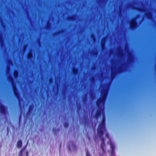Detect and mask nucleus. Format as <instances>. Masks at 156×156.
<instances>
[{
	"label": "nucleus",
	"instance_id": "obj_12",
	"mask_svg": "<svg viewBox=\"0 0 156 156\" xmlns=\"http://www.w3.org/2000/svg\"><path fill=\"white\" fill-rule=\"evenodd\" d=\"M136 4V2H135L134 3L132 2V3H130V4L126 6V7L127 8H131L133 9L136 10L137 7H135L134 6V5H135Z\"/></svg>",
	"mask_w": 156,
	"mask_h": 156
},
{
	"label": "nucleus",
	"instance_id": "obj_41",
	"mask_svg": "<svg viewBox=\"0 0 156 156\" xmlns=\"http://www.w3.org/2000/svg\"><path fill=\"white\" fill-rule=\"evenodd\" d=\"M64 30H61L58 31V34H62L64 32Z\"/></svg>",
	"mask_w": 156,
	"mask_h": 156
},
{
	"label": "nucleus",
	"instance_id": "obj_18",
	"mask_svg": "<svg viewBox=\"0 0 156 156\" xmlns=\"http://www.w3.org/2000/svg\"><path fill=\"white\" fill-rule=\"evenodd\" d=\"M10 67L9 65L7 64L6 66V75L8 76V75H10Z\"/></svg>",
	"mask_w": 156,
	"mask_h": 156
},
{
	"label": "nucleus",
	"instance_id": "obj_20",
	"mask_svg": "<svg viewBox=\"0 0 156 156\" xmlns=\"http://www.w3.org/2000/svg\"><path fill=\"white\" fill-rule=\"evenodd\" d=\"M125 63H123L122 65L120 66L119 68L117 69V70L118 72H121L123 71V68L122 66H125Z\"/></svg>",
	"mask_w": 156,
	"mask_h": 156
},
{
	"label": "nucleus",
	"instance_id": "obj_5",
	"mask_svg": "<svg viewBox=\"0 0 156 156\" xmlns=\"http://www.w3.org/2000/svg\"><path fill=\"white\" fill-rule=\"evenodd\" d=\"M109 143L110 146V147L112 149L111 150H108V152L110 155V156H114L115 155V146L114 144L110 140H109V141L108 142Z\"/></svg>",
	"mask_w": 156,
	"mask_h": 156
},
{
	"label": "nucleus",
	"instance_id": "obj_13",
	"mask_svg": "<svg viewBox=\"0 0 156 156\" xmlns=\"http://www.w3.org/2000/svg\"><path fill=\"white\" fill-rule=\"evenodd\" d=\"M0 44L2 48L5 46L2 34L1 33H0Z\"/></svg>",
	"mask_w": 156,
	"mask_h": 156
},
{
	"label": "nucleus",
	"instance_id": "obj_2",
	"mask_svg": "<svg viewBox=\"0 0 156 156\" xmlns=\"http://www.w3.org/2000/svg\"><path fill=\"white\" fill-rule=\"evenodd\" d=\"M103 109L104 108L102 109V111L101 114L102 113L103 115L102 122L99 125L97 130L98 134L99 136L100 140L101 141V148L102 150V153H99L100 156H104V155L105 153V140L104 138L103 137L104 132L105 131V113L103 110Z\"/></svg>",
	"mask_w": 156,
	"mask_h": 156
},
{
	"label": "nucleus",
	"instance_id": "obj_34",
	"mask_svg": "<svg viewBox=\"0 0 156 156\" xmlns=\"http://www.w3.org/2000/svg\"><path fill=\"white\" fill-rule=\"evenodd\" d=\"M26 148V146H25L24 148L21 150V151H20L19 154V156H23V151L25 149V148Z\"/></svg>",
	"mask_w": 156,
	"mask_h": 156
},
{
	"label": "nucleus",
	"instance_id": "obj_53",
	"mask_svg": "<svg viewBox=\"0 0 156 156\" xmlns=\"http://www.w3.org/2000/svg\"><path fill=\"white\" fill-rule=\"evenodd\" d=\"M112 63L113 64V62H112Z\"/></svg>",
	"mask_w": 156,
	"mask_h": 156
},
{
	"label": "nucleus",
	"instance_id": "obj_15",
	"mask_svg": "<svg viewBox=\"0 0 156 156\" xmlns=\"http://www.w3.org/2000/svg\"><path fill=\"white\" fill-rule=\"evenodd\" d=\"M136 10L140 12H144L145 13L148 10H147L145 7H137Z\"/></svg>",
	"mask_w": 156,
	"mask_h": 156
},
{
	"label": "nucleus",
	"instance_id": "obj_36",
	"mask_svg": "<svg viewBox=\"0 0 156 156\" xmlns=\"http://www.w3.org/2000/svg\"><path fill=\"white\" fill-rule=\"evenodd\" d=\"M6 62L7 64H9L10 65H12V63L11 60L10 59H8L6 61Z\"/></svg>",
	"mask_w": 156,
	"mask_h": 156
},
{
	"label": "nucleus",
	"instance_id": "obj_4",
	"mask_svg": "<svg viewBox=\"0 0 156 156\" xmlns=\"http://www.w3.org/2000/svg\"><path fill=\"white\" fill-rule=\"evenodd\" d=\"M139 16L138 15L132 19L131 21H129V23L130 24V27L131 30H133L136 28V27L137 24L136 23V19Z\"/></svg>",
	"mask_w": 156,
	"mask_h": 156
},
{
	"label": "nucleus",
	"instance_id": "obj_8",
	"mask_svg": "<svg viewBox=\"0 0 156 156\" xmlns=\"http://www.w3.org/2000/svg\"><path fill=\"white\" fill-rule=\"evenodd\" d=\"M6 110L5 107L1 104H0V112L4 116H5Z\"/></svg>",
	"mask_w": 156,
	"mask_h": 156
},
{
	"label": "nucleus",
	"instance_id": "obj_44",
	"mask_svg": "<svg viewBox=\"0 0 156 156\" xmlns=\"http://www.w3.org/2000/svg\"><path fill=\"white\" fill-rule=\"evenodd\" d=\"M114 53L113 50H110L109 51V54L110 55H112Z\"/></svg>",
	"mask_w": 156,
	"mask_h": 156
},
{
	"label": "nucleus",
	"instance_id": "obj_40",
	"mask_svg": "<svg viewBox=\"0 0 156 156\" xmlns=\"http://www.w3.org/2000/svg\"><path fill=\"white\" fill-rule=\"evenodd\" d=\"M64 126L65 128H67L68 127V124L67 123H65L64 124Z\"/></svg>",
	"mask_w": 156,
	"mask_h": 156
},
{
	"label": "nucleus",
	"instance_id": "obj_31",
	"mask_svg": "<svg viewBox=\"0 0 156 156\" xmlns=\"http://www.w3.org/2000/svg\"><path fill=\"white\" fill-rule=\"evenodd\" d=\"M0 23H1V27H3L4 29H5V25L4 24L3 21L1 19H0Z\"/></svg>",
	"mask_w": 156,
	"mask_h": 156
},
{
	"label": "nucleus",
	"instance_id": "obj_7",
	"mask_svg": "<svg viewBox=\"0 0 156 156\" xmlns=\"http://www.w3.org/2000/svg\"><path fill=\"white\" fill-rule=\"evenodd\" d=\"M69 150L71 151H75L76 150V147L75 144L73 142L70 141L69 143V145L68 146Z\"/></svg>",
	"mask_w": 156,
	"mask_h": 156
},
{
	"label": "nucleus",
	"instance_id": "obj_54",
	"mask_svg": "<svg viewBox=\"0 0 156 156\" xmlns=\"http://www.w3.org/2000/svg\"><path fill=\"white\" fill-rule=\"evenodd\" d=\"M56 84L57 85V86H58V83Z\"/></svg>",
	"mask_w": 156,
	"mask_h": 156
},
{
	"label": "nucleus",
	"instance_id": "obj_35",
	"mask_svg": "<svg viewBox=\"0 0 156 156\" xmlns=\"http://www.w3.org/2000/svg\"><path fill=\"white\" fill-rule=\"evenodd\" d=\"M125 51L128 54H129V48H128V46H127V45H126L125 46Z\"/></svg>",
	"mask_w": 156,
	"mask_h": 156
},
{
	"label": "nucleus",
	"instance_id": "obj_27",
	"mask_svg": "<svg viewBox=\"0 0 156 156\" xmlns=\"http://www.w3.org/2000/svg\"><path fill=\"white\" fill-rule=\"evenodd\" d=\"M87 99V95L85 94L83 97L82 99V102L84 104H85L86 102Z\"/></svg>",
	"mask_w": 156,
	"mask_h": 156
},
{
	"label": "nucleus",
	"instance_id": "obj_51",
	"mask_svg": "<svg viewBox=\"0 0 156 156\" xmlns=\"http://www.w3.org/2000/svg\"><path fill=\"white\" fill-rule=\"evenodd\" d=\"M57 78H56L55 79V83L56 84V81L57 80Z\"/></svg>",
	"mask_w": 156,
	"mask_h": 156
},
{
	"label": "nucleus",
	"instance_id": "obj_17",
	"mask_svg": "<svg viewBox=\"0 0 156 156\" xmlns=\"http://www.w3.org/2000/svg\"><path fill=\"white\" fill-rule=\"evenodd\" d=\"M90 96V98L92 100H94L95 98V96L94 94V92L93 90H90L89 91Z\"/></svg>",
	"mask_w": 156,
	"mask_h": 156
},
{
	"label": "nucleus",
	"instance_id": "obj_32",
	"mask_svg": "<svg viewBox=\"0 0 156 156\" xmlns=\"http://www.w3.org/2000/svg\"><path fill=\"white\" fill-rule=\"evenodd\" d=\"M91 39L93 40L94 42H95L96 41V38L94 34H91L90 36Z\"/></svg>",
	"mask_w": 156,
	"mask_h": 156
},
{
	"label": "nucleus",
	"instance_id": "obj_16",
	"mask_svg": "<svg viewBox=\"0 0 156 156\" xmlns=\"http://www.w3.org/2000/svg\"><path fill=\"white\" fill-rule=\"evenodd\" d=\"M133 60V57L132 54L130 53L128 54L127 61L129 62H131Z\"/></svg>",
	"mask_w": 156,
	"mask_h": 156
},
{
	"label": "nucleus",
	"instance_id": "obj_28",
	"mask_svg": "<svg viewBox=\"0 0 156 156\" xmlns=\"http://www.w3.org/2000/svg\"><path fill=\"white\" fill-rule=\"evenodd\" d=\"M51 25L49 23V21H48L47 23V25L46 27V28L47 30H49L51 29Z\"/></svg>",
	"mask_w": 156,
	"mask_h": 156
},
{
	"label": "nucleus",
	"instance_id": "obj_48",
	"mask_svg": "<svg viewBox=\"0 0 156 156\" xmlns=\"http://www.w3.org/2000/svg\"><path fill=\"white\" fill-rule=\"evenodd\" d=\"M119 16L120 17H121L122 16V13H120L119 12Z\"/></svg>",
	"mask_w": 156,
	"mask_h": 156
},
{
	"label": "nucleus",
	"instance_id": "obj_10",
	"mask_svg": "<svg viewBox=\"0 0 156 156\" xmlns=\"http://www.w3.org/2000/svg\"><path fill=\"white\" fill-rule=\"evenodd\" d=\"M106 41L105 37L103 38L101 41V46L102 50L104 51L105 49V44Z\"/></svg>",
	"mask_w": 156,
	"mask_h": 156
},
{
	"label": "nucleus",
	"instance_id": "obj_25",
	"mask_svg": "<svg viewBox=\"0 0 156 156\" xmlns=\"http://www.w3.org/2000/svg\"><path fill=\"white\" fill-rule=\"evenodd\" d=\"M108 0H98V2L99 4L104 3V5L105 4Z\"/></svg>",
	"mask_w": 156,
	"mask_h": 156
},
{
	"label": "nucleus",
	"instance_id": "obj_46",
	"mask_svg": "<svg viewBox=\"0 0 156 156\" xmlns=\"http://www.w3.org/2000/svg\"><path fill=\"white\" fill-rule=\"evenodd\" d=\"M105 135L107 138H109V134L108 133H106Z\"/></svg>",
	"mask_w": 156,
	"mask_h": 156
},
{
	"label": "nucleus",
	"instance_id": "obj_24",
	"mask_svg": "<svg viewBox=\"0 0 156 156\" xmlns=\"http://www.w3.org/2000/svg\"><path fill=\"white\" fill-rule=\"evenodd\" d=\"M34 108V106L33 105H31L29 106V108L28 111V113L30 114L33 111Z\"/></svg>",
	"mask_w": 156,
	"mask_h": 156
},
{
	"label": "nucleus",
	"instance_id": "obj_42",
	"mask_svg": "<svg viewBox=\"0 0 156 156\" xmlns=\"http://www.w3.org/2000/svg\"><path fill=\"white\" fill-rule=\"evenodd\" d=\"M58 34V32H55L53 34V35L55 37L57 35H59Z\"/></svg>",
	"mask_w": 156,
	"mask_h": 156
},
{
	"label": "nucleus",
	"instance_id": "obj_45",
	"mask_svg": "<svg viewBox=\"0 0 156 156\" xmlns=\"http://www.w3.org/2000/svg\"><path fill=\"white\" fill-rule=\"evenodd\" d=\"M95 69H96V67H95V66H92V67H91L92 70H94Z\"/></svg>",
	"mask_w": 156,
	"mask_h": 156
},
{
	"label": "nucleus",
	"instance_id": "obj_19",
	"mask_svg": "<svg viewBox=\"0 0 156 156\" xmlns=\"http://www.w3.org/2000/svg\"><path fill=\"white\" fill-rule=\"evenodd\" d=\"M33 55L32 53V50H30L27 56V58L29 60H31L32 58Z\"/></svg>",
	"mask_w": 156,
	"mask_h": 156
},
{
	"label": "nucleus",
	"instance_id": "obj_22",
	"mask_svg": "<svg viewBox=\"0 0 156 156\" xmlns=\"http://www.w3.org/2000/svg\"><path fill=\"white\" fill-rule=\"evenodd\" d=\"M7 76L8 80L9 82L12 83V82L14 81L12 77L10 74L8 75V76Z\"/></svg>",
	"mask_w": 156,
	"mask_h": 156
},
{
	"label": "nucleus",
	"instance_id": "obj_11",
	"mask_svg": "<svg viewBox=\"0 0 156 156\" xmlns=\"http://www.w3.org/2000/svg\"><path fill=\"white\" fill-rule=\"evenodd\" d=\"M116 50L118 51V56L120 57H122L123 55V51L120 47L117 48Z\"/></svg>",
	"mask_w": 156,
	"mask_h": 156
},
{
	"label": "nucleus",
	"instance_id": "obj_39",
	"mask_svg": "<svg viewBox=\"0 0 156 156\" xmlns=\"http://www.w3.org/2000/svg\"><path fill=\"white\" fill-rule=\"evenodd\" d=\"M86 156H91L90 154L89 153V151H86Z\"/></svg>",
	"mask_w": 156,
	"mask_h": 156
},
{
	"label": "nucleus",
	"instance_id": "obj_37",
	"mask_svg": "<svg viewBox=\"0 0 156 156\" xmlns=\"http://www.w3.org/2000/svg\"><path fill=\"white\" fill-rule=\"evenodd\" d=\"M122 5H120L119 6V12L120 13H122Z\"/></svg>",
	"mask_w": 156,
	"mask_h": 156
},
{
	"label": "nucleus",
	"instance_id": "obj_29",
	"mask_svg": "<svg viewBox=\"0 0 156 156\" xmlns=\"http://www.w3.org/2000/svg\"><path fill=\"white\" fill-rule=\"evenodd\" d=\"M18 73L17 71L15 70L13 72L14 76L15 78H17L18 77Z\"/></svg>",
	"mask_w": 156,
	"mask_h": 156
},
{
	"label": "nucleus",
	"instance_id": "obj_47",
	"mask_svg": "<svg viewBox=\"0 0 156 156\" xmlns=\"http://www.w3.org/2000/svg\"><path fill=\"white\" fill-rule=\"evenodd\" d=\"M55 128H53V132L55 134Z\"/></svg>",
	"mask_w": 156,
	"mask_h": 156
},
{
	"label": "nucleus",
	"instance_id": "obj_50",
	"mask_svg": "<svg viewBox=\"0 0 156 156\" xmlns=\"http://www.w3.org/2000/svg\"><path fill=\"white\" fill-rule=\"evenodd\" d=\"M28 156V151H26V156Z\"/></svg>",
	"mask_w": 156,
	"mask_h": 156
},
{
	"label": "nucleus",
	"instance_id": "obj_1",
	"mask_svg": "<svg viewBox=\"0 0 156 156\" xmlns=\"http://www.w3.org/2000/svg\"><path fill=\"white\" fill-rule=\"evenodd\" d=\"M101 89V97L96 101V104L98 108L94 118L96 119L101 115L102 109L104 108V105L105 101L106 98L109 86L107 85L103 84L100 87Z\"/></svg>",
	"mask_w": 156,
	"mask_h": 156
},
{
	"label": "nucleus",
	"instance_id": "obj_26",
	"mask_svg": "<svg viewBox=\"0 0 156 156\" xmlns=\"http://www.w3.org/2000/svg\"><path fill=\"white\" fill-rule=\"evenodd\" d=\"M22 145V142L21 140H20L18 141L17 144V147L18 148H20Z\"/></svg>",
	"mask_w": 156,
	"mask_h": 156
},
{
	"label": "nucleus",
	"instance_id": "obj_38",
	"mask_svg": "<svg viewBox=\"0 0 156 156\" xmlns=\"http://www.w3.org/2000/svg\"><path fill=\"white\" fill-rule=\"evenodd\" d=\"M37 41L39 45V46H40L41 45V42H40V38H37Z\"/></svg>",
	"mask_w": 156,
	"mask_h": 156
},
{
	"label": "nucleus",
	"instance_id": "obj_49",
	"mask_svg": "<svg viewBox=\"0 0 156 156\" xmlns=\"http://www.w3.org/2000/svg\"><path fill=\"white\" fill-rule=\"evenodd\" d=\"M77 108L78 109H80V108H81L80 106V105H77Z\"/></svg>",
	"mask_w": 156,
	"mask_h": 156
},
{
	"label": "nucleus",
	"instance_id": "obj_55",
	"mask_svg": "<svg viewBox=\"0 0 156 156\" xmlns=\"http://www.w3.org/2000/svg\"><path fill=\"white\" fill-rule=\"evenodd\" d=\"M58 79H59V80H60V78H58Z\"/></svg>",
	"mask_w": 156,
	"mask_h": 156
},
{
	"label": "nucleus",
	"instance_id": "obj_52",
	"mask_svg": "<svg viewBox=\"0 0 156 156\" xmlns=\"http://www.w3.org/2000/svg\"><path fill=\"white\" fill-rule=\"evenodd\" d=\"M20 118H21V115H20V118H19V121H20Z\"/></svg>",
	"mask_w": 156,
	"mask_h": 156
},
{
	"label": "nucleus",
	"instance_id": "obj_43",
	"mask_svg": "<svg viewBox=\"0 0 156 156\" xmlns=\"http://www.w3.org/2000/svg\"><path fill=\"white\" fill-rule=\"evenodd\" d=\"M49 82L50 84H51L53 82V80L52 78H50L49 80Z\"/></svg>",
	"mask_w": 156,
	"mask_h": 156
},
{
	"label": "nucleus",
	"instance_id": "obj_14",
	"mask_svg": "<svg viewBox=\"0 0 156 156\" xmlns=\"http://www.w3.org/2000/svg\"><path fill=\"white\" fill-rule=\"evenodd\" d=\"M77 16L76 15H74L71 16H68L67 18V19L68 20H72L74 21L76 20Z\"/></svg>",
	"mask_w": 156,
	"mask_h": 156
},
{
	"label": "nucleus",
	"instance_id": "obj_23",
	"mask_svg": "<svg viewBox=\"0 0 156 156\" xmlns=\"http://www.w3.org/2000/svg\"><path fill=\"white\" fill-rule=\"evenodd\" d=\"M78 69L76 68H73L72 69V72L74 75H76L78 73Z\"/></svg>",
	"mask_w": 156,
	"mask_h": 156
},
{
	"label": "nucleus",
	"instance_id": "obj_33",
	"mask_svg": "<svg viewBox=\"0 0 156 156\" xmlns=\"http://www.w3.org/2000/svg\"><path fill=\"white\" fill-rule=\"evenodd\" d=\"M90 80L92 84H94L95 83V79L94 76H92L90 78Z\"/></svg>",
	"mask_w": 156,
	"mask_h": 156
},
{
	"label": "nucleus",
	"instance_id": "obj_6",
	"mask_svg": "<svg viewBox=\"0 0 156 156\" xmlns=\"http://www.w3.org/2000/svg\"><path fill=\"white\" fill-rule=\"evenodd\" d=\"M117 69L115 66H112L111 67V76L112 79L114 78L117 73Z\"/></svg>",
	"mask_w": 156,
	"mask_h": 156
},
{
	"label": "nucleus",
	"instance_id": "obj_3",
	"mask_svg": "<svg viewBox=\"0 0 156 156\" xmlns=\"http://www.w3.org/2000/svg\"><path fill=\"white\" fill-rule=\"evenodd\" d=\"M13 89V91L19 103V105L20 108H22V105H21V102H22L23 105H24V102L23 100L20 98V95L16 88V84L14 81L11 83Z\"/></svg>",
	"mask_w": 156,
	"mask_h": 156
},
{
	"label": "nucleus",
	"instance_id": "obj_30",
	"mask_svg": "<svg viewBox=\"0 0 156 156\" xmlns=\"http://www.w3.org/2000/svg\"><path fill=\"white\" fill-rule=\"evenodd\" d=\"M27 44L24 45V46L23 47V49L22 50L23 55L24 54V53L25 52V51L27 48Z\"/></svg>",
	"mask_w": 156,
	"mask_h": 156
},
{
	"label": "nucleus",
	"instance_id": "obj_21",
	"mask_svg": "<svg viewBox=\"0 0 156 156\" xmlns=\"http://www.w3.org/2000/svg\"><path fill=\"white\" fill-rule=\"evenodd\" d=\"M90 54L91 55L97 56L98 54V52L97 50H93L91 51L90 53Z\"/></svg>",
	"mask_w": 156,
	"mask_h": 156
},
{
	"label": "nucleus",
	"instance_id": "obj_9",
	"mask_svg": "<svg viewBox=\"0 0 156 156\" xmlns=\"http://www.w3.org/2000/svg\"><path fill=\"white\" fill-rule=\"evenodd\" d=\"M145 15L147 17V19L149 20H152V14L151 12H149L148 10L145 12Z\"/></svg>",
	"mask_w": 156,
	"mask_h": 156
}]
</instances>
